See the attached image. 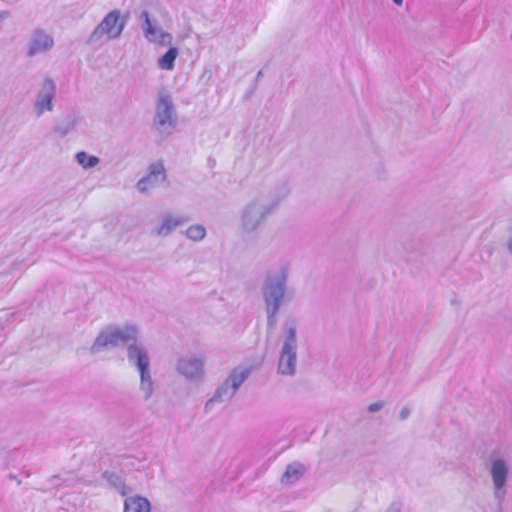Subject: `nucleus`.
Returning a JSON list of instances; mask_svg holds the SVG:
<instances>
[{"instance_id": "1", "label": "nucleus", "mask_w": 512, "mask_h": 512, "mask_svg": "<svg viewBox=\"0 0 512 512\" xmlns=\"http://www.w3.org/2000/svg\"><path fill=\"white\" fill-rule=\"evenodd\" d=\"M289 189L283 185L280 193L261 191L250 199L240 210L239 229L243 236H256L279 204L287 197Z\"/></svg>"}, {"instance_id": "2", "label": "nucleus", "mask_w": 512, "mask_h": 512, "mask_svg": "<svg viewBox=\"0 0 512 512\" xmlns=\"http://www.w3.org/2000/svg\"><path fill=\"white\" fill-rule=\"evenodd\" d=\"M139 330L133 324L124 326L109 325L100 331L90 347L91 354H97L108 347H119L125 344L137 343Z\"/></svg>"}, {"instance_id": "3", "label": "nucleus", "mask_w": 512, "mask_h": 512, "mask_svg": "<svg viewBox=\"0 0 512 512\" xmlns=\"http://www.w3.org/2000/svg\"><path fill=\"white\" fill-rule=\"evenodd\" d=\"M288 274L289 270L286 265L267 273L262 287L265 307L281 308L286 299L291 298L287 292Z\"/></svg>"}, {"instance_id": "4", "label": "nucleus", "mask_w": 512, "mask_h": 512, "mask_svg": "<svg viewBox=\"0 0 512 512\" xmlns=\"http://www.w3.org/2000/svg\"><path fill=\"white\" fill-rule=\"evenodd\" d=\"M250 374V367L238 366L232 369L227 378L217 387L214 395L206 402L205 410L208 411L215 403L231 400Z\"/></svg>"}, {"instance_id": "5", "label": "nucleus", "mask_w": 512, "mask_h": 512, "mask_svg": "<svg viewBox=\"0 0 512 512\" xmlns=\"http://www.w3.org/2000/svg\"><path fill=\"white\" fill-rule=\"evenodd\" d=\"M297 362V330L294 322L284 325V340L278 361L277 371L284 376L296 373Z\"/></svg>"}, {"instance_id": "6", "label": "nucleus", "mask_w": 512, "mask_h": 512, "mask_svg": "<svg viewBox=\"0 0 512 512\" xmlns=\"http://www.w3.org/2000/svg\"><path fill=\"white\" fill-rule=\"evenodd\" d=\"M177 125V114L172 97L168 93H160L156 102L154 126L163 136L171 135Z\"/></svg>"}, {"instance_id": "7", "label": "nucleus", "mask_w": 512, "mask_h": 512, "mask_svg": "<svg viewBox=\"0 0 512 512\" xmlns=\"http://www.w3.org/2000/svg\"><path fill=\"white\" fill-rule=\"evenodd\" d=\"M119 18V10H112L109 12L94 28L86 40V45L93 46L99 44L104 37H106V40L118 38L121 35L125 25L124 22H119Z\"/></svg>"}, {"instance_id": "8", "label": "nucleus", "mask_w": 512, "mask_h": 512, "mask_svg": "<svg viewBox=\"0 0 512 512\" xmlns=\"http://www.w3.org/2000/svg\"><path fill=\"white\" fill-rule=\"evenodd\" d=\"M204 356L187 355L178 359L176 370L185 377L186 380L192 382L201 381L204 377Z\"/></svg>"}, {"instance_id": "9", "label": "nucleus", "mask_w": 512, "mask_h": 512, "mask_svg": "<svg viewBox=\"0 0 512 512\" xmlns=\"http://www.w3.org/2000/svg\"><path fill=\"white\" fill-rule=\"evenodd\" d=\"M490 474L494 486V495L500 502L506 495L505 487L510 474V465L502 458L493 459L490 467Z\"/></svg>"}, {"instance_id": "10", "label": "nucleus", "mask_w": 512, "mask_h": 512, "mask_svg": "<svg viewBox=\"0 0 512 512\" xmlns=\"http://www.w3.org/2000/svg\"><path fill=\"white\" fill-rule=\"evenodd\" d=\"M56 95V85L51 78H46L43 81L41 89L39 90L35 103H34V111L35 114L39 117L45 111H52L54 108L53 100Z\"/></svg>"}, {"instance_id": "11", "label": "nucleus", "mask_w": 512, "mask_h": 512, "mask_svg": "<svg viewBox=\"0 0 512 512\" xmlns=\"http://www.w3.org/2000/svg\"><path fill=\"white\" fill-rule=\"evenodd\" d=\"M54 46L53 37L44 29L37 28L30 35L27 47V56L33 57L41 53H46Z\"/></svg>"}, {"instance_id": "12", "label": "nucleus", "mask_w": 512, "mask_h": 512, "mask_svg": "<svg viewBox=\"0 0 512 512\" xmlns=\"http://www.w3.org/2000/svg\"><path fill=\"white\" fill-rule=\"evenodd\" d=\"M141 18L144 19V36L145 38L152 43H157L161 46H171L173 42V36L163 31L161 28L154 26L151 23L149 13L147 11H143L141 13Z\"/></svg>"}, {"instance_id": "13", "label": "nucleus", "mask_w": 512, "mask_h": 512, "mask_svg": "<svg viewBox=\"0 0 512 512\" xmlns=\"http://www.w3.org/2000/svg\"><path fill=\"white\" fill-rule=\"evenodd\" d=\"M166 180V171L163 163L156 162L149 166V174L141 178L136 188L140 193H147L151 188Z\"/></svg>"}, {"instance_id": "14", "label": "nucleus", "mask_w": 512, "mask_h": 512, "mask_svg": "<svg viewBox=\"0 0 512 512\" xmlns=\"http://www.w3.org/2000/svg\"><path fill=\"white\" fill-rule=\"evenodd\" d=\"M127 359L128 362L137 368L138 371L150 367V357L147 349L140 344L130 343L127 346Z\"/></svg>"}, {"instance_id": "15", "label": "nucleus", "mask_w": 512, "mask_h": 512, "mask_svg": "<svg viewBox=\"0 0 512 512\" xmlns=\"http://www.w3.org/2000/svg\"><path fill=\"white\" fill-rule=\"evenodd\" d=\"M190 221L186 215L174 216L171 213L163 215L160 226L153 229V234L159 237L168 236L177 227L182 226Z\"/></svg>"}, {"instance_id": "16", "label": "nucleus", "mask_w": 512, "mask_h": 512, "mask_svg": "<svg viewBox=\"0 0 512 512\" xmlns=\"http://www.w3.org/2000/svg\"><path fill=\"white\" fill-rule=\"evenodd\" d=\"M78 122H79L78 114L74 111L68 112L53 127V132L60 137H64L67 134L75 131V129L78 125Z\"/></svg>"}, {"instance_id": "17", "label": "nucleus", "mask_w": 512, "mask_h": 512, "mask_svg": "<svg viewBox=\"0 0 512 512\" xmlns=\"http://www.w3.org/2000/svg\"><path fill=\"white\" fill-rule=\"evenodd\" d=\"M307 469L304 464L300 462H292L287 465L285 472L281 476V483L283 485H292L296 483L305 473Z\"/></svg>"}, {"instance_id": "18", "label": "nucleus", "mask_w": 512, "mask_h": 512, "mask_svg": "<svg viewBox=\"0 0 512 512\" xmlns=\"http://www.w3.org/2000/svg\"><path fill=\"white\" fill-rule=\"evenodd\" d=\"M151 505L147 498L129 497L124 502V512H150Z\"/></svg>"}, {"instance_id": "19", "label": "nucleus", "mask_w": 512, "mask_h": 512, "mask_svg": "<svg viewBox=\"0 0 512 512\" xmlns=\"http://www.w3.org/2000/svg\"><path fill=\"white\" fill-rule=\"evenodd\" d=\"M138 372L140 374V390L144 393V399L149 400L154 393V382L151 377L150 367Z\"/></svg>"}, {"instance_id": "20", "label": "nucleus", "mask_w": 512, "mask_h": 512, "mask_svg": "<svg viewBox=\"0 0 512 512\" xmlns=\"http://www.w3.org/2000/svg\"><path fill=\"white\" fill-rule=\"evenodd\" d=\"M179 54L176 47L170 46L169 50L158 59V66L162 70H172L174 68V62Z\"/></svg>"}, {"instance_id": "21", "label": "nucleus", "mask_w": 512, "mask_h": 512, "mask_svg": "<svg viewBox=\"0 0 512 512\" xmlns=\"http://www.w3.org/2000/svg\"><path fill=\"white\" fill-rule=\"evenodd\" d=\"M184 235L194 242H200L206 237L207 231L202 224H193L185 230Z\"/></svg>"}, {"instance_id": "22", "label": "nucleus", "mask_w": 512, "mask_h": 512, "mask_svg": "<svg viewBox=\"0 0 512 512\" xmlns=\"http://www.w3.org/2000/svg\"><path fill=\"white\" fill-rule=\"evenodd\" d=\"M76 160L79 165H81L84 169H90L95 167L100 159L93 155H88L86 152L81 151L76 154Z\"/></svg>"}, {"instance_id": "23", "label": "nucleus", "mask_w": 512, "mask_h": 512, "mask_svg": "<svg viewBox=\"0 0 512 512\" xmlns=\"http://www.w3.org/2000/svg\"><path fill=\"white\" fill-rule=\"evenodd\" d=\"M267 314V329L272 333L277 326V315L280 308L265 307Z\"/></svg>"}, {"instance_id": "24", "label": "nucleus", "mask_w": 512, "mask_h": 512, "mask_svg": "<svg viewBox=\"0 0 512 512\" xmlns=\"http://www.w3.org/2000/svg\"><path fill=\"white\" fill-rule=\"evenodd\" d=\"M383 407V403L382 402H375V403H372L368 406L367 410L370 412V413H375V412H378L379 410H381Z\"/></svg>"}, {"instance_id": "25", "label": "nucleus", "mask_w": 512, "mask_h": 512, "mask_svg": "<svg viewBox=\"0 0 512 512\" xmlns=\"http://www.w3.org/2000/svg\"><path fill=\"white\" fill-rule=\"evenodd\" d=\"M409 415H410V410L407 407H404L401 409V411L399 413V419L405 420L409 417Z\"/></svg>"}, {"instance_id": "26", "label": "nucleus", "mask_w": 512, "mask_h": 512, "mask_svg": "<svg viewBox=\"0 0 512 512\" xmlns=\"http://www.w3.org/2000/svg\"><path fill=\"white\" fill-rule=\"evenodd\" d=\"M507 249L509 253L512 255V235L507 240Z\"/></svg>"}, {"instance_id": "27", "label": "nucleus", "mask_w": 512, "mask_h": 512, "mask_svg": "<svg viewBox=\"0 0 512 512\" xmlns=\"http://www.w3.org/2000/svg\"><path fill=\"white\" fill-rule=\"evenodd\" d=\"M263 76V72L262 70L258 71L257 75H256V79H260L261 77Z\"/></svg>"}, {"instance_id": "28", "label": "nucleus", "mask_w": 512, "mask_h": 512, "mask_svg": "<svg viewBox=\"0 0 512 512\" xmlns=\"http://www.w3.org/2000/svg\"><path fill=\"white\" fill-rule=\"evenodd\" d=\"M393 2L397 5H401L403 3V0H393Z\"/></svg>"}, {"instance_id": "29", "label": "nucleus", "mask_w": 512, "mask_h": 512, "mask_svg": "<svg viewBox=\"0 0 512 512\" xmlns=\"http://www.w3.org/2000/svg\"><path fill=\"white\" fill-rule=\"evenodd\" d=\"M8 478H9L10 480H15V479H16V476H15V475H13V474H9V475H8Z\"/></svg>"}, {"instance_id": "30", "label": "nucleus", "mask_w": 512, "mask_h": 512, "mask_svg": "<svg viewBox=\"0 0 512 512\" xmlns=\"http://www.w3.org/2000/svg\"><path fill=\"white\" fill-rule=\"evenodd\" d=\"M1 17H2V16L0 15V18H1Z\"/></svg>"}]
</instances>
